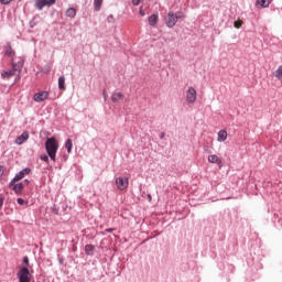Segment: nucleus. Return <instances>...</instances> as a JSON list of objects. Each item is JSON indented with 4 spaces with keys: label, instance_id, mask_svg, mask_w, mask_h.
<instances>
[{
    "label": "nucleus",
    "instance_id": "nucleus-1",
    "mask_svg": "<svg viewBox=\"0 0 282 282\" xmlns=\"http://www.w3.org/2000/svg\"><path fill=\"white\" fill-rule=\"evenodd\" d=\"M45 151L48 155V158L55 162L56 161V153H58V141H56V138L51 137L47 138L45 141Z\"/></svg>",
    "mask_w": 282,
    "mask_h": 282
},
{
    "label": "nucleus",
    "instance_id": "nucleus-2",
    "mask_svg": "<svg viewBox=\"0 0 282 282\" xmlns=\"http://www.w3.org/2000/svg\"><path fill=\"white\" fill-rule=\"evenodd\" d=\"M54 3H56V0H35L34 8L41 12L43 8H52Z\"/></svg>",
    "mask_w": 282,
    "mask_h": 282
},
{
    "label": "nucleus",
    "instance_id": "nucleus-3",
    "mask_svg": "<svg viewBox=\"0 0 282 282\" xmlns=\"http://www.w3.org/2000/svg\"><path fill=\"white\" fill-rule=\"evenodd\" d=\"M18 279L20 282H30V269H28V267H22L18 272Z\"/></svg>",
    "mask_w": 282,
    "mask_h": 282
},
{
    "label": "nucleus",
    "instance_id": "nucleus-4",
    "mask_svg": "<svg viewBox=\"0 0 282 282\" xmlns=\"http://www.w3.org/2000/svg\"><path fill=\"white\" fill-rule=\"evenodd\" d=\"M195 100H197V90H195L194 87H188L186 90V102H188V105H193Z\"/></svg>",
    "mask_w": 282,
    "mask_h": 282
},
{
    "label": "nucleus",
    "instance_id": "nucleus-5",
    "mask_svg": "<svg viewBox=\"0 0 282 282\" xmlns=\"http://www.w3.org/2000/svg\"><path fill=\"white\" fill-rule=\"evenodd\" d=\"M116 186L119 188V191H124L126 188H129V178L119 176L116 178Z\"/></svg>",
    "mask_w": 282,
    "mask_h": 282
},
{
    "label": "nucleus",
    "instance_id": "nucleus-6",
    "mask_svg": "<svg viewBox=\"0 0 282 282\" xmlns=\"http://www.w3.org/2000/svg\"><path fill=\"white\" fill-rule=\"evenodd\" d=\"M175 23H177V19L175 18V13L170 11L165 18L166 28H175Z\"/></svg>",
    "mask_w": 282,
    "mask_h": 282
},
{
    "label": "nucleus",
    "instance_id": "nucleus-7",
    "mask_svg": "<svg viewBox=\"0 0 282 282\" xmlns=\"http://www.w3.org/2000/svg\"><path fill=\"white\" fill-rule=\"evenodd\" d=\"M48 97H50V91H40L33 96V100L35 102H43V100H47Z\"/></svg>",
    "mask_w": 282,
    "mask_h": 282
},
{
    "label": "nucleus",
    "instance_id": "nucleus-8",
    "mask_svg": "<svg viewBox=\"0 0 282 282\" xmlns=\"http://www.w3.org/2000/svg\"><path fill=\"white\" fill-rule=\"evenodd\" d=\"M30 173H32V170L30 167H25L15 174L14 181L21 182V180H23L25 175H30Z\"/></svg>",
    "mask_w": 282,
    "mask_h": 282
},
{
    "label": "nucleus",
    "instance_id": "nucleus-9",
    "mask_svg": "<svg viewBox=\"0 0 282 282\" xmlns=\"http://www.w3.org/2000/svg\"><path fill=\"white\" fill-rule=\"evenodd\" d=\"M30 139V133L28 131H24L21 133V135H19L17 139H15V144H23V142H25L26 140Z\"/></svg>",
    "mask_w": 282,
    "mask_h": 282
},
{
    "label": "nucleus",
    "instance_id": "nucleus-10",
    "mask_svg": "<svg viewBox=\"0 0 282 282\" xmlns=\"http://www.w3.org/2000/svg\"><path fill=\"white\" fill-rule=\"evenodd\" d=\"M14 74H17L14 70L9 69V70H3L1 73V78L3 80H10V78H12V76H14Z\"/></svg>",
    "mask_w": 282,
    "mask_h": 282
},
{
    "label": "nucleus",
    "instance_id": "nucleus-11",
    "mask_svg": "<svg viewBox=\"0 0 282 282\" xmlns=\"http://www.w3.org/2000/svg\"><path fill=\"white\" fill-rule=\"evenodd\" d=\"M21 69H23V59L12 63V68H11L12 72L17 74V72H21Z\"/></svg>",
    "mask_w": 282,
    "mask_h": 282
},
{
    "label": "nucleus",
    "instance_id": "nucleus-12",
    "mask_svg": "<svg viewBox=\"0 0 282 282\" xmlns=\"http://www.w3.org/2000/svg\"><path fill=\"white\" fill-rule=\"evenodd\" d=\"M158 21H159L158 13H153L149 17V25H151V28H155V25H158Z\"/></svg>",
    "mask_w": 282,
    "mask_h": 282
},
{
    "label": "nucleus",
    "instance_id": "nucleus-13",
    "mask_svg": "<svg viewBox=\"0 0 282 282\" xmlns=\"http://www.w3.org/2000/svg\"><path fill=\"white\" fill-rule=\"evenodd\" d=\"M217 140H218L219 142H226V140H228V132H227L226 130H220V131L218 132V138H217Z\"/></svg>",
    "mask_w": 282,
    "mask_h": 282
},
{
    "label": "nucleus",
    "instance_id": "nucleus-14",
    "mask_svg": "<svg viewBox=\"0 0 282 282\" xmlns=\"http://www.w3.org/2000/svg\"><path fill=\"white\" fill-rule=\"evenodd\" d=\"M122 98H124V95L122 93H113L111 95L112 102H120V100H122Z\"/></svg>",
    "mask_w": 282,
    "mask_h": 282
},
{
    "label": "nucleus",
    "instance_id": "nucleus-15",
    "mask_svg": "<svg viewBox=\"0 0 282 282\" xmlns=\"http://www.w3.org/2000/svg\"><path fill=\"white\" fill-rule=\"evenodd\" d=\"M25 188L23 183H17L15 185L12 186V191L14 192L15 195L21 194V191Z\"/></svg>",
    "mask_w": 282,
    "mask_h": 282
},
{
    "label": "nucleus",
    "instance_id": "nucleus-16",
    "mask_svg": "<svg viewBox=\"0 0 282 282\" xmlns=\"http://www.w3.org/2000/svg\"><path fill=\"white\" fill-rule=\"evenodd\" d=\"M96 250V247H94V245H86L85 246V253L88 257H94V251Z\"/></svg>",
    "mask_w": 282,
    "mask_h": 282
},
{
    "label": "nucleus",
    "instance_id": "nucleus-17",
    "mask_svg": "<svg viewBox=\"0 0 282 282\" xmlns=\"http://www.w3.org/2000/svg\"><path fill=\"white\" fill-rule=\"evenodd\" d=\"M272 0H257L256 6L259 8H269Z\"/></svg>",
    "mask_w": 282,
    "mask_h": 282
},
{
    "label": "nucleus",
    "instance_id": "nucleus-18",
    "mask_svg": "<svg viewBox=\"0 0 282 282\" xmlns=\"http://www.w3.org/2000/svg\"><path fill=\"white\" fill-rule=\"evenodd\" d=\"M58 89L62 91H65L67 89V86H65V76L58 77Z\"/></svg>",
    "mask_w": 282,
    "mask_h": 282
},
{
    "label": "nucleus",
    "instance_id": "nucleus-19",
    "mask_svg": "<svg viewBox=\"0 0 282 282\" xmlns=\"http://www.w3.org/2000/svg\"><path fill=\"white\" fill-rule=\"evenodd\" d=\"M102 1L104 0H94L95 12H100V9L102 8Z\"/></svg>",
    "mask_w": 282,
    "mask_h": 282
},
{
    "label": "nucleus",
    "instance_id": "nucleus-20",
    "mask_svg": "<svg viewBox=\"0 0 282 282\" xmlns=\"http://www.w3.org/2000/svg\"><path fill=\"white\" fill-rule=\"evenodd\" d=\"M65 149L67 150V153H72V149H74V142L72 141V139L66 140Z\"/></svg>",
    "mask_w": 282,
    "mask_h": 282
},
{
    "label": "nucleus",
    "instance_id": "nucleus-21",
    "mask_svg": "<svg viewBox=\"0 0 282 282\" xmlns=\"http://www.w3.org/2000/svg\"><path fill=\"white\" fill-rule=\"evenodd\" d=\"M66 17H68V19H74V17H76V9L75 8H68L66 10Z\"/></svg>",
    "mask_w": 282,
    "mask_h": 282
},
{
    "label": "nucleus",
    "instance_id": "nucleus-22",
    "mask_svg": "<svg viewBox=\"0 0 282 282\" xmlns=\"http://www.w3.org/2000/svg\"><path fill=\"white\" fill-rule=\"evenodd\" d=\"M274 77L278 78V80H282V65H280L275 70Z\"/></svg>",
    "mask_w": 282,
    "mask_h": 282
},
{
    "label": "nucleus",
    "instance_id": "nucleus-23",
    "mask_svg": "<svg viewBox=\"0 0 282 282\" xmlns=\"http://www.w3.org/2000/svg\"><path fill=\"white\" fill-rule=\"evenodd\" d=\"M208 162H210V164H217V162H219V156L212 154L208 156Z\"/></svg>",
    "mask_w": 282,
    "mask_h": 282
},
{
    "label": "nucleus",
    "instance_id": "nucleus-24",
    "mask_svg": "<svg viewBox=\"0 0 282 282\" xmlns=\"http://www.w3.org/2000/svg\"><path fill=\"white\" fill-rule=\"evenodd\" d=\"M6 54H7V56H14V51L12 50L11 45H7Z\"/></svg>",
    "mask_w": 282,
    "mask_h": 282
},
{
    "label": "nucleus",
    "instance_id": "nucleus-25",
    "mask_svg": "<svg viewBox=\"0 0 282 282\" xmlns=\"http://www.w3.org/2000/svg\"><path fill=\"white\" fill-rule=\"evenodd\" d=\"M40 160H42V162H45L46 164H50V155L47 154L41 155Z\"/></svg>",
    "mask_w": 282,
    "mask_h": 282
},
{
    "label": "nucleus",
    "instance_id": "nucleus-26",
    "mask_svg": "<svg viewBox=\"0 0 282 282\" xmlns=\"http://www.w3.org/2000/svg\"><path fill=\"white\" fill-rule=\"evenodd\" d=\"M174 18H176V21H177L178 19H184V12L178 11V12L174 13Z\"/></svg>",
    "mask_w": 282,
    "mask_h": 282
},
{
    "label": "nucleus",
    "instance_id": "nucleus-27",
    "mask_svg": "<svg viewBox=\"0 0 282 282\" xmlns=\"http://www.w3.org/2000/svg\"><path fill=\"white\" fill-rule=\"evenodd\" d=\"M23 263H24L25 268H30V258H28V256L23 257Z\"/></svg>",
    "mask_w": 282,
    "mask_h": 282
},
{
    "label": "nucleus",
    "instance_id": "nucleus-28",
    "mask_svg": "<svg viewBox=\"0 0 282 282\" xmlns=\"http://www.w3.org/2000/svg\"><path fill=\"white\" fill-rule=\"evenodd\" d=\"M107 22L108 23H115L116 22V19L113 18V14L108 15Z\"/></svg>",
    "mask_w": 282,
    "mask_h": 282
},
{
    "label": "nucleus",
    "instance_id": "nucleus-29",
    "mask_svg": "<svg viewBox=\"0 0 282 282\" xmlns=\"http://www.w3.org/2000/svg\"><path fill=\"white\" fill-rule=\"evenodd\" d=\"M242 23H243V22H241V21H235V22H234V28H236L237 30H239V28H241Z\"/></svg>",
    "mask_w": 282,
    "mask_h": 282
},
{
    "label": "nucleus",
    "instance_id": "nucleus-30",
    "mask_svg": "<svg viewBox=\"0 0 282 282\" xmlns=\"http://www.w3.org/2000/svg\"><path fill=\"white\" fill-rule=\"evenodd\" d=\"M51 209H52V213H54V215H58V207L56 205H53Z\"/></svg>",
    "mask_w": 282,
    "mask_h": 282
},
{
    "label": "nucleus",
    "instance_id": "nucleus-31",
    "mask_svg": "<svg viewBox=\"0 0 282 282\" xmlns=\"http://www.w3.org/2000/svg\"><path fill=\"white\" fill-rule=\"evenodd\" d=\"M1 6H8L12 3V0H0Z\"/></svg>",
    "mask_w": 282,
    "mask_h": 282
},
{
    "label": "nucleus",
    "instance_id": "nucleus-32",
    "mask_svg": "<svg viewBox=\"0 0 282 282\" xmlns=\"http://www.w3.org/2000/svg\"><path fill=\"white\" fill-rule=\"evenodd\" d=\"M3 202H6V197L3 196V194H0V208L3 207Z\"/></svg>",
    "mask_w": 282,
    "mask_h": 282
},
{
    "label": "nucleus",
    "instance_id": "nucleus-33",
    "mask_svg": "<svg viewBox=\"0 0 282 282\" xmlns=\"http://www.w3.org/2000/svg\"><path fill=\"white\" fill-rule=\"evenodd\" d=\"M15 182H19V181H14V177L10 181V183H9V188H11L12 189V187L15 185L14 183Z\"/></svg>",
    "mask_w": 282,
    "mask_h": 282
},
{
    "label": "nucleus",
    "instance_id": "nucleus-34",
    "mask_svg": "<svg viewBox=\"0 0 282 282\" xmlns=\"http://www.w3.org/2000/svg\"><path fill=\"white\" fill-rule=\"evenodd\" d=\"M17 202L20 206H23V204H25V200L23 198H18Z\"/></svg>",
    "mask_w": 282,
    "mask_h": 282
},
{
    "label": "nucleus",
    "instance_id": "nucleus-35",
    "mask_svg": "<svg viewBox=\"0 0 282 282\" xmlns=\"http://www.w3.org/2000/svg\"><path fill=\"white\" fill-rule=\"evenodd\" d=\"M3 173H4L3 165H0V177H3Z\"/></svg>",
    "mask_w": 282,
    "mask_h": 282
},
{
    "label": "nucleus",
    "instance_id": "nucleus-36",
    "mask_svg": "<svg viewBox=\"0 0 282 282\" xmlns=\"http://www.w3.org/2000/svg\"><path fill=\"white\" fill-rule=\"evenodd\" d=\"M140 1H142V0H132V4L140 6Z\"/></svg>",
    "mask_w": 282,
    "mask_h": 282
},
{
    "label": "nucleus",
    "instance_id": "nucleus-37",
    "mask_svg": "<svg viewBox=\"0 0 282 282\" xmlns=\"http://www.w3.org/2000/svg\"><path fill=\"white\" fill-rule=\"evenodd\" d=\"M104 100L107 101V90H104Z\"/></svg>",
    "mask_w": 282,
    "mask_h": 282
},
{
    "label": "nucleus",
    "instance_id": "nucleus-38",
    "mask_svg": "<svg viewBox=\"0 0 282 282\" xmlns=\"http://www.w3.org/2000/svg\"><path fill=\"white\" fill-rule=\"evenodd\" d=\"M113 230H116V229H113V228H108V229H106V232H113Z\"/></svg>",
    "mask_w": 282,
    "mask_h": 282
},
{
    "label": "nucleus",
    "instance_id": "nucleus-39",
    "mask_svg": "<svg viewBox=\"0 0 282 282\" xmlns=\"http://www.w3.org/2000/svg\"><path fill=\"white\" fill-rule=\"evenodd\" d=\"M23 182H24V184H26V185L30 184V180H28V178H25Z\"/></svg>",
    "mask_w": 282,
    "mask_h": 282
},
{
    "label": "nucleus",
    "instance_id": "nucleus-40",
    "mask_svg": "<svg viewBox=\"0 0 282 282\" xmlns=\"http://www.w3.org/2000/svg\"><path fill=\"white\" fill-rule=\"evenodd\" d=\"M35 23L34 22H30V28H34Z\"/></svg>",
    "mask_w": 282,
    "mask_h": 282
},
{
    "label": "nucleus",
    "instance_id": "nucleus-41",
    "mask_svg": "<svg viewBox=\"0 0 282 282\" xmlns=\"http://www.w3.org/2000/svg\"><path fill=\"white\" fill-rule=\"evenodd\" d=\"M148 199H149V202H151V199H152L151 194H148Z\"/></svg>",
    "mask_w": 282,
    "mask_h": 282
},
{
    "label": "nucleus",
    "instance_id": "nucleus-42",
    "mask_svg": "<svg viewBox=\"0 0 282 282\" xmlns=\"http://www.w3.org/2000/svg\"><path fill=\"white\" fill-rule=\"evenodd\" d=\"M140 14H141V17H144V11L141 10V11H140Z\"/></svg>",
    "mask_w": 282,
    "mask_h": 282
},
{
    "label": "nucleus",
    "instance_id": "nucleus-43",
    "mask_svg": "<svg viewBox=\"0 0 282 282\" xmlns=\"http://www.w3.org/2000/svg\"><path fill=\"white\" fill-rule=\"evenodd\" d=\"M204 151H208V145H205V147H204Z\"/></svg>",
    "mask_w": 282,
    "mask_h": 282
},
{
    "label": "nucleus",
    "instance_id": "nucleus-44",
    "mask_svg": "<svg viewBox=\"0 0 282 282\" xmlns=\"http://www.w3.org/2000/svg\"><path fill=\"white\" fill-rule=\"evenodd\" d=\"M160 138H164V133H161Z\"/></svg>",
    "mask_w": 282,
    "mask_h": 282
},
{
    "label": "nucleus",
    "instance_id": "nucleus-45",
    "mask_svg": "<svg viewBox=\"0 0 282 282\" xmlns=\"http://www.w3.org/2000/svg\"><path fill=\"white\" fill-rule=\"evenodd\" d=\"M59 263H63V260H59Z\"/></svg>",
    "mask_w": 282,
    "mask_h": 282
},
{
    "label": "nucleus",
    "instance_id": "nucleus-46",
    "mask_svg": "<svg viewBox=\"0 0 282 282\" xmlns=\"http://www.w3.org/2000/svg\"><path fill=\"white\" fill-rule=\"evenodd\" d=\"M281 226H282V223H281Z\"/></svg>",
    "mask_w": 282,
    "mask_h": 282
}]
</instances>
